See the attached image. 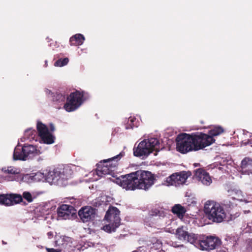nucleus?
I'll list each match as a JSON object with an SVG mask.
<instances>
[{"instance_id": "4", "label": "nucleus", "mask_w": 252, "mask_h": 252, "mask_svg": "<svg viewBox=\"0 0 252 252\" xmlns=\"http://www.w3.org/2000/svg\"><path fill=\"white\" fill-rule=\"evenodd\" d=\"M204 210L207 218L214 222H221L226 218L223 207L215 201H207L204 205Z\"/></svg>"}, {"instance_id": "16", "label": "nucleus", "mask_w": 252, "mask_h": 252, "mask_svg": "<svg viewBox=\"0 0 252 252\" xmlns=\"http://www.w3.org/2000/svg\"><path fill=\"white\" fill-rule=\"evenodd\" d=\"M194 176L198 181H200L204 185L209 186L212 182L209 173L203 169H197Z\"/></svg>"}, {"instance_id": "30", "label": "nucleus", "mask_w": 252, "mask_h": 252, "mask_svg": "<svg viewBox=\"0 0 252 252\" xmlns=\"http://www.w3.org/2000/svg\"><path fill=\"white\" fill-rule=\"evenodd\" d=\"M47 252H61V250L55 249L54 248H46Z\"/></svg>"}, {"instance_id": "9", "label": "nucleus", "mask_w": 252, "mask_h": 252, "mask_svg": "<svg viewBox=\"0 0 252 252\" xmlns=\"http://www.w3.org/2000/svg\"><path fill=\"white\" fill-rule=\"evenodd\" d=\"M220 245L221 240L219 238L209 236L201 240L197 239L196 243L194 245L201 250L209 251L218 249Z\"/></svg>"}, {"instance_id": "29", "label": "nucleus", "mask_w": 252, "mask_h": 252, "mask_svg": "<svg viewBox=\"0 0 252 252\" xmlns=\"http://www.w3.org/2000/svg\"><path fill=\"white\" fill-rule=\"evenodd\" d=\"M246 252H252V239L248 241L246 247Z\"/></svg>"}, {"instance_id": "7", "label": "nucleus", "mask_w": 252, "mask_h": 252, "mask_svg": "<svg viewBox=\"0 0 252 252\" xmlns=\"http://www.w3.org/2000/svg\"><path fill=\"white\" fill-rule=\"evenodd\" d=\"M120 215V211L117 207L110 206L104 217L109 223L103 226V230L108 233L115 232L121 224Z\"/></svg>"}, {"instance_id": "31", "label": "nucleus", "mask_w": 252, "mask_h": 252, "mask_svg": "<svg viewBox=\"0 0 252 252\" xmlns=\"http://www.w3.org/2000/svg\"><path fill=\"white\" fill-rule=\"evenodd\" d=\"M244 145H250L252 147V140H248V141L244 143Z\"/></svg>"}, {"instance_id": "10", "label": "nucleus", "mask_w": 252, "mask_h": 252, "mask_svg": "<svg viewBox=\"0 0 252 252\" xmlns=\"http://www.w3.org/2000/svg\"><path fill=\"white\" fill-rule=\"evenodd\" d=\"M23 201L22 196L18 194H0V204L6 206L14 205Z\"/></svg>"}, {"instance_id": "11", "label": "nucleus", "mask_w": 252, "mask_h": 252, "mask_svg": "<svg viewBox=\"0 0 252 252\" xmlns=\"http://www.w3.org/2000/svg\"><path fill=\"white\" fill-rule=\"evenodd\" d=\"M175 234L177 238L181 241H187L194 245L196 243L197 236L194 234L189 233L184 226L178 228Z\"/></svg>"}, {"instance_id": "27", "label": "nucleus", "mask_w": 252, "mask_h": 252, "mask_svg": "<svg viewBox=\"0 0 252 252\" xmlns=\"http://www.w3.org/2000/svg\"><path fill=\"white\" fill-rule=\"evenodd\" d=\"M23 197L27 200L28 202H31L32 201L33 199L32 196L29 192H24L23 193Z\"/></svg>"}, {"instance_id": "17", "label": "nucleus", "mask_w": 252, "mask_h": 252, "mask_svg": "<svg viewBox=\"0 0 252 252\" xmlns=\"http://www.w3.org/2000/svg\"><path fill=\"white\" fill-rule=\"evenodd\" d=\"M85 39V37L83 34L77 33L70 38L69 43L71 46H79L83 43Z\"/></svg>"}, {"instance_id": "35", "label": "nucleus", "mask_w": 252, "mask_h": 252, "mask_svg": "<svg viewBox=\"0 0 252 252\" xmlns=\"http://www.w3.org/2000/svg\"><path fill=\"white\" fill-rule=\"evenodd\" d=\"M47 235L49 237H52L53 235V234L52 233V232H49L47 233Z\"/></svg>"}, {"instance_id": "21", "label": "nucleus", "mask_w": 252, "mask_h": 252, "mask_svg": "<svg viewBox=\"0 0 252 252\" xmlns=\"http://www.w3.org/2000/svg\"><path fill=\"white\" fill-rule=\"evenodd\" d=\"M37 130L38 132V135L40 137L47 134L49 131L47 126L40 122H38L37 123Z\"/></svg>"}, {"instance_id": "2", "label": "nucleus", "mask_w": 252, "mask_h": 252, "mask_svg": "<svg viewBox=\"0 0 252 252\" xmlns=\"http://www.w3.org/2000/svg\"><path fill=\"white\" fill-rule=\"evenodd\" d=\"M155 178L151 172L139 170L116 179V183L126 190L136 189L146 190L154 183Z\"/></svg>"}, {"instance_id": "25", "label": "nucleus", "mask_w": 252, "mask_h": 252, "mask_svg": "<svg viewBox=\"0 0 252 252\" xmlns=\"http://www.w3.org/2000/svg\"><path fill=\"white\" fill-rule=\"evenodd\" d=\"M69 62V60L67 58H65L63 59H60L58 60L55 63V66H60L62 67L64 65H66Z\"/></svg>"}, {"instance_id": "22", "label": "nucleus", "mask_w": 252, "mask_h": 252, "mask_svg": "<svg viewBox=\"0 0 252 252\" xmlns=\"http://www.w3.org/2000/svg\"><path fill=\"white\" fill-rule=\"evenodd\" d=\"M241 167L243 169L252 168V159L246 157L241 161Z\"/></svg>"}, {"instance_id": "5", "label": "nucleus", "mask_w": 252, "mask_h": 252, "mask_svg": "<svg viewBox=\"0 0 252 252\" xmlns=\"http://www.w3.org/2000/svg\"><path fill=\"white\" fill-rule=\"evenodd\" d=\"M125 155L123 152L120 153L119 155L108 158L100 161L97 164L96 174L98 176H102L103 175H113L115 171L117 169L118 161L121 158Z\"/></svg>"}, {"instance_id": "15", "label": "nucleus", "mask_w": 252, "mask_h": 252, "mask_svg": "<svg viewBox=\"0 0 252 252\" xmlns=\"http://www.w3.org/2000/svg\"><path fill=\"white\" fill-rule=\"evenodd\" d=\"M74 211L73 207L67 204H63L58 209V216L64 220L69 219L70 217L74 214Z\"/></svg>"}, {"instance_id": "26", "label": "nucleus", "mask_w": 252, "mask_h": 252, "mask_svg": "<svg viewBox=\"0 0 252 252\" xmlns=\"http://www.w3.org/2000/svg\"><path fill=\"white\" fill-rule=\"evenodd\" d=\"M35 133V130L29 129L25 131V135L27 136L28 138H32V135L34 136Z\"/></svg>"}, {"instance_id": "36", "label": "nucleus", "mask_w": 252, "mask_h": 252, "mask_svg": "<svg viewBox=\"0 0 252 252\" xmlns=\"http://www.w3.org/2000/svg\"><path fill=\"white\" fill-rule=\"evenodd\" d=\"M141 248V247H139L138 249H137V250H135V251H133V252H139V250Z\"/></svg>"}, {"instance_id": "33", "label": "nucleus", "mask_w": 252, "mask_h": 252, "mask_svg": "<svg viewBox=\"0 0 252 252\" xmlns=\"http://www.w3.org/2000/svg\"><path fill=\"white\" fill-rule=\"evenodd\" d=\"M56 244L57 246H63V243H61L60 242V240L59 239L57 241H56Z\"/></svg>"}, {"instance_id": "14", "label": "nucleus", "mask_w": 252, "mask_h": 252, "mask_svg": "<svg viewBox=\"0 0 252 252\" xmlns=\"http://www.w3.org/2000/svg\"><path fill=\"white\" fill-rule=\"evenodd\" d=\"M2 171L7 174L5 176V180L7 181H18L21 179V175L20 170L13 166L3 167Z\"/></svg>"}, {"instance_id": "20", "label": "nucleus", "mask_w": 252, "mask_h": 252, "mask_svg": "<svg viewBox=\"0 0 252 252\" xmlns=\"http://www.w3.org/2000/svg\"><path fill=\"white\" fill-rule=\"evenodd\" d=\"M224 131L223 128L220 126L215 127L213 129L210 130L208 132V134L204 133V134L208 136L209 137H211L212 141H210L211 142V144L215 142V140L213 138L214 136L219 135Z\"/></svg>"}, {"instance_id": "6", "label": "nucleus", "mask_w": 252, "mask_h": 252, "mask_svg": "<svg viewBox=\"0 0 252 252\" xmlns=\"http://www.w3.org/2000/svg\"><path fill=\"white\" fill-rule=\"evenodd\" d=\"M159 149V140L156 138H151L144 139L140 142L137 147L133 149V154L138 157L148 156L154 151L158 152Z\"/></svg>"}, {"instance_id": "23", "label": "nucleus", "mask_w": 252, "mask_h": 252, "mask_svg": "<svg viewBox=\"0 0 252 252\" xmlns=\"http://www.w3.org/2000/svg\"><path fill=\"white\" fill-rule=\"evenodd\" d=\"M42 141L44 143L51 144L54 142L55 137L49 131L47 134L40 137Z\"/></svg>"}, {"instance_id": "28", "label": "nucleus", "mask_w": 252, "mask_h": 252, "mask_svg": "<svg viewBox=\"0 0 252 252\" xmlns=\"http://www.w3.org/2000/svg\"><path fill=\"white\" fill-rule=\"evenodd\" d=\"M60 173L58 172H53V175H51V176H53L54 175V177H52V180L53 182H58L60 179L61 178V177H60Z\"/></svg>"}, {"instance_id": "32", "label": "nucleus", "mask_w": 252, "mask_h": 252, "mask_svg": "<svg viewBox=\"0 0 252 252\" xmlns=\"http://www.w3.org/2000/svg\"><path fill=\"white\" fill-rule=\"evenodd\" d=\"M50 130L51 131H54L55 129V126L53 124H50L49 125Z\"/></svg>"}, {"instance_id": "34", "label": "nucleus", "mask_w": 252, "mask_h": 252, "mask_svg": "<svg viewBox=\"0 0 252 252\" xmlns=\"http://www.w3.org/2000/svg\"><path fill=\"white\" fill-rule=\"evenodd\" d=\"M227 249L225 248H221L219 250H217V252H226Z\"/></svg>"}, {"instance_id": "24", "label": "nucleus", "mask_w": 252, "mask_h": 252, "mask_svg": "<svg viewBox=\"0 0 252 252\" xmlns=\"http://www.w3.org/2000/svg\"><path fill=\"white\" fill-rule=\"evenodd\" d=\"M136 120V119L134 117H129L127 123L125 125L126 129H133L134 127H137Z\"/></svg>"}, {"instance_id": "19", "label": "nucleus", "mask_w": 252, "mask_h": 252, "mask_svg": "<svg viewBox=\"0 0 252 252\" xmlns=\"http://www.w3.org/2000/svg\"><path fill=\"white\" fill-rule=\"evenodd\" d=\"M172 212L177 216V217L180 219H182L187 210L186 208L182 206L181 204H175L171 209Z\"/></svg>"}, {"instance_id": "12", "label": "nucleus", "mask_w": 252, "mask_h": 252, "mask_svg": "<svg viewBox=\"0 0 252 252\" xmlns=\"http://www.w3.org/2000/svg\"><path fill=\"white\" fill-rule=\"evenodd\" d=\"M95 211V209L92 207L86 206L78 211V216L83 222H88L94 220L96 215Z\"/></svg>"}, {"instance_id": "8", "label": "nucleus", "mask_w": 252, "mask_h": 252, "mask_svg": "<svg viewBox=\"0 0 252 252\" xmlns=\"http://www.w3.org/2000/svg\"><path fill=\"white\" fill-rule=\"evenodd\" d=\"M37 152L35 146L25 144L22 148L17 146L14 151L13 159L15 160H26L28 157L33 156Z\"/></svg>"}, {"instance_id": "13", "label": "nucleus", "mask_w": 252, "mask_h": 252, "mask_svg": "<svg viewBox=\"0 0 252 252\" xmlns=\"http://www.w3.org/2000/svg\"><path fill=\"white\" fill-rule=\"evenodd\" d=\"M188 176L187 172L183 171L180 173H175L166 179L167 183L176 187L184 184Z\"/></svg>"}, {"instance_id": "3", "label": "nucleus", "mask_w": 252, "mask_h": 252, "mask_svg": "<svg viewBox=\"0 0 252 252\" xmlns=\"http://www.w3.org/2000/svg\"><path fill=\"white\" fill-rule=\"evenodd\" d=\"M83 94L76 91L70 93L66 98L65 95L58 92L52 93L51 99L54 107L60 109L64 104L63 107L67 112H72L77 109L82 103Z\"/></svg>"}, {"instance_id": "18", "label": "nucleus", "mask_w": 252, "mask_h": 252, "mask_svg": "<svg viewBox=\"0 0 252 252\" xmlns=\"http://www.w3.org/2000/svg\"><path fill=\"white\" fill-rule=\"evenodd\" d=\"M149 215L150 217H158L161 219L166 216V213L162 208H153L149 212Z\"/></svg>"}, {"instance_id": "1", "label": "nucleus", "mask_w": 252, "mask_h": 252, "mask_svg": "<svg viewBox=\"0 0 252 252\" xmlns=\"http://www.w3.org/2000/svg\"><path fill=\"white\" fill-rule=\"evenodd\" d=\"M211 137L202 132L191 134L182 133L176 139L177 151L181 154H187L191 151H197L211 145Z\"/></svg>"}]
</instances>
